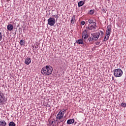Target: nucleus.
Segmentation results:
<instances>
[{
  "instance_id": "nucleus-1",
  "label": "nucleus",
  "mask_w": 126,
  "mask_h": 126,
  "mask_svg": "<svg viewBox=\"0 0 126 126\" xmlns=\"http://www.w3.org/2000/svg\"><path fill=\"white\" fill-rule=\"evenodd\" d=\"M52 72H53V67L49 65L43 67L41 70V73L43 75H51Z\"/></svg>"
},
{
  "instance_id": "nucleus-2",
  "label": "nucleus",
  "mask_w": 126,
  "mask_h": 126,
  "mask_svg": "<svg viewBox=\"0 0 126 126\" xmlns=\"http://www.w3.org/2000/svg\"><path fill=\"white\" fill-rule=\"evenodd\" d=\"M99 36H100V32L91 33V36H90L88 39L89 43H91L95 42V41H97L99 38Z\"/></svg>"
},
{
  "instance_id": "nucleus-3",
  "label": "nucleus",
  "mask_w": 126,
  "mask_h": 126,
  "mask_svg": "<svg viewBox=\"0 0 126 126\" xmlns=\"http://www.w3.org/2000/svg\"><path fill=\"white\" fill-rule=\"evenodd\" d=\"M65 112H66V110H61L57 114L56 119H57V120H60V122H63V118Z\"/></svg>"
},
{
  "instance_id": "nucleus-4",
  "label": "nucleus",
  "mask_w": 126,
  "mask_h": 126,
  "mask_svg": "<svg viewBox=\"0 0 126 126\" xmlns=\"http://www.w3.org/2000/svg\"><path fill=\"white\" fill-rule=\"evenodd\" d=\"M123 73V70L121 68L115 69L114 71V75L115 77H121Z\"/></svg>"
},
{
  "instance_id": "nucleus-5",
  "label": "nucleus",
  "mask_w": 126,
  "mask_h": 126,
  "mask_svg": "<svg viewBox=\"0 0 126 126\" xmlns=\"http://www.w3.org/2000/svg\"><path fill=\"white\" fill-rule=\"evenodd\" d=\"M97 24L94 23V25H89L88 27H86V28L88 31L91 30V31H95L96 30V27H97Z\"/></svg>"
},
{
  "instance_id": "nucleus-6",
  "label": "nucleus",
  "mask_w": 126,
  "mask_h": 126,
  "mask_svg": "<svg viewBox=\"0 0 126 126\" xmlns=\"http://www.w3.org/2000/svg\"><path fill=\"white\" fill-rule=\"evenodd\" d=\"M47 21L48 25H50V26H54V25L56 24V20L54 18H49Z\"/></svg>"
},
{
  "instance_id": "nucleus-7",
  "label": "nucleus",
  "mask_w": 126,
  "mask_h": 126,
  "mask_svg": "<svg viewBox=\"0 0 126 126\" xmlns=\"http://www.w3.org/2000/svg\"><path fill=\"white\" fill-rule=\"evenodd\" d=\"M88 31L86 29L82 33V38H83L84 40H85L86 38H88V33H87Z\"/></svg>"
},
{
  "instance_id": "nucleus-8",
  "label": "nucleus",
  "mask_w": 126,
  "mask_h": 126,
  "mask_svg": "<svg viewBox=\"0 0 126 126\" xmlns=\"http://www.w3.org/2000/svg\"><path fill=\"white\" fill-rule=\"evenodd\" d=\"M111 31H112V28H111V26H107V30L106 31V35L110 36V34H111Z\"/></svg>"
},
{
  "instance_id": "nucleus-9",
  "label": "nucleus",
  "mask_w": 126,
  "mask_h": 126,
  "mask_svg": "<svg viewBox=\"0 0 126 126\" xmlns=\"http://www.w3.org/2000/svg\"><path fill=\"white\" fill-rule=\"evenodd\" d=\"M25 63L27 64V65L30 64V63H31V58L27 57L25 60Z\"/></svg>"
},
{
  "instance_id": "nucleus-10",
  "label": "nucleus",
  "mask_w": 126,
  "mask_h": 126,
  "mask_svg": "<svg viewBox=\"0 0 126 126\" xmlns=\"http://www.w3.org/2000/svg\"><path fill=\"white\" fill-rule=\"evenodd\" d=\"M7 29L9 31H12V29H13V26L11 24H9L7 26Z\"/></svg>"
},
{
  "instance_id": "nucleus-11",
  "label": "nucleus",
  "mask_w": 126,
  "mask_h": 126,
  "mask_svg": "<svg viewBox=\"0 0 126 126\" xmlns=\"http://www.w3.org/2000/svg\"><path fill=\"white\" fill-rule=\"evenodd\" d=\"M74 123V119H69L67 121V124L68 125H71Z\"/></svg>"
},
{
  "instance_id": "nucleus-12",
  "label": "nucleus",
  "mask_w": 126,
  "mask_h": 126,
  "mask_svg": "<svg viewBox=\"0 0 126 126\" xmlns=\"http://www.w3.org/2000/svg\"><path fill=\"white\" fill-rule=\"evenodd\" d=\"M6 126V123L4 120L0 121V126Z\"/></svg>"
},
{
  "instance_id": "nucleus-13",
  "label": "nucleus",
  "mask_w": 126,
  "mask_h": 126,
  "mask_svg": "<svg viewBox=\"0 0 126 126\" xmlns=\"http://www.w3.org/2000/svg\"><path fill=\"white\" fill-rule=\"evenodd\" d=\"M83 4H84V1H80L78 3V6H79V7L82 6V5H83Z\"/></svg>"
},
{
  "instance_id": "nucleus-14",
  "label": "nucleus",
  "mask_w": 126,
  "mask_h": 126,
  "mask_svg": "<svg viewBox=\"0 0 126 126\" xmlns=\"http://www.w3.org/2000/svg\"><path fill=\"white\" fill-rule=\"evenodd\" d=\"M89 23H90L89 25H91V24L94 25V23H96V22H94V21L91 19H89Z\"/></svg>"
},
{
  "instance_id": "nucleus-15",
  "label": "nucleus",
  "mask_w": 126,
  "mask_h": 126,
  "mask_svg": "<svg viewBox=\"0 0 126 126\" xmlns=\"http://www.w3.org/2000/svg\"><path fill=\"white\" fill-rule=\"evenodd\" d=\"M19 44L21 45V46H25V41L22 39L19 42Z\"/></svg>"
},
{
  "instance_id": "nucleus-16",
  "label": "nucleus",
  "mask_w": 126,
  "mask_h": 126,
  "mask_svg": "<svg viewBox=\"0 0 126 126\" xmlns=\"http://www.w3.org/2000/svg\"><path fill=\"white\" fill-rule=\"evenodd\" d=\"M74 21H75V15H73L71 20V23L72 24H74Z\"/></svg>"
},
{
  "instance_id": "nucleus-17",
  "label": "nucleus",
  "mask_w": 126,
  "mask_h": 126,
  "mask_svg": "<svg viewBox=\"0 0 126 126\" xmlns=\"http://www.w3.org/2000/svg\"><path fill=\"white\" fill-rule=\"evenodd\" d=\"M77 44H80L81 45H83V40L82 39H79L77 41Z\"/></svg>"
},
{
  "instance_id": "nucleus-18",
  "label": "nucleus",
  "mask_w": 126,
  "mask_h": 126,
  "mask_svg": "<svg viewBox=\"0 0 126 126\" xmlns=\"http://www.w3.org/2000/svg\"><path fill=\"white\" fill-rule=\"evenodd\" d=\"M109 37H110V35H107L106 34L104 38V39H103L104 42H106V41H107L108 39H109Z\"/></svg>"
},
{
  "instance_id": "nucleus-19",
  "label": "nucleus",
  "mask_w": 126,
  "mask_h": 126,
  "mask_svg": "<svg viewBox=\"0 0 126 126\" xmlns=\"http://www.w3.org/2000/svg\"><path fill=\"white\" fill-rule=\"evenodd\" d=\"M9 126H15V123L13 122H10L9 123Z\"/></svg>"
},
{
  "instance_id": "nucleus-20",
  "label": "nucleus",
  "mask_w": 126,
  "mask_h": 126,
  "mask_svg": "<svg viewBox=\"0 0 126 126\" xmlns=\"http://www.w3.org/2000/svg\"><path fill=\"white\" fill-rule=\"evenodd\" d=\"M89 13L91 15L94 14V11L93 10H90V11L89 12Z\"/></svg>"
},
{
  "instance_id": "nucleus-21",
  "label": "nucleus",
  "mask_w": 126,
  "mask_h": 126,
  "mask_svg": "<svg viewBox=\"0 0 126 126\" xmlns=\"http://www.w3.org/2000/svg\"><path fill=\"white\" fill-rule=\"evenodd\" d=\"M121 106L122 107H124V108H126V103H125V102H123V103H121Z\"/></svg>"
},
{
  "instance_id": "nucleus-22",
  "label": "nucleus",
  "mask_w": 126,
  "mask_h": 126,
  "mask_svg": "<svg viewBox=\"0 0 126 126\" xmlns=\"http://www.w3.org/2000/svg\"><path fill=\"white\" fill-rule=\"evenodd\" d=\"M100 32L101 33V37H103L104 36V32H102L101 31H100Z\"/></svg>"
},
{
  "instance_id": "nucleus-23",
  "label": "nucleus",
  "mask_w": 126,
  "mask_h": 126,
  "mask_svg": "<svg viewBox=\"0 0 126 126\" xmlns=\"http://www.w3.org/2000/svg\"><path fill=\"white\" fill-rule=\"evenodd\" d=\"M2 39V35H1V32H0V41Z\"/></svg>"
},
{
  "instance_id": "nucleus-24",
  "label": "nucleus",
  "mask_w": 126,
  "mask_h": 126,
  "mask_svg": "<svg viewBox=\"0 0 126 126\" xmlns=\"http://www.w3.org/2000/svg\"><path fill=\"white\" fill-rule=\"evenodd\" d=\"M49 124H50V125H51V126H52V125H53V124H54V121H50V122H49Z\"/></svg>"
},
{
  "instance_id": "nucleus-25",
  "label": "nucleus",
  "mask_w": 126,
  "mask_h": 126,
  "mask_svg": "<svg viewBox=\"0 0 126 126\" xmlns=\"http://www.w3.org/2000/svg\"><path fill=\"white\" fill-rule=\"evenodd\" d=\"M81 25H84V24H85V22H84V21H82V22H81Z\"/></svg>"
},
{
  "instance_id": "nucleus-26",
  "label": "nucleus",
  "mask_w": 126,
  "mask_h": 126,
  "mask_svg": "<svg viewBox=\"0 0 126 126\" xmlns=\"http://www.w3.org/2000/svg\"><path fill=\"white\" fill-rule=\"evenodd\" d=\"M102 11H103V12H104V13H106V9L103 8L102 9Z\"/></svg>"
},
{
  "instance_id": "nucleus-27",
  "label": "nucleus",
  "mask_w": 126,
  "mask_h": 126,
  "mask_svg": "<svg viewBox=\"0 0 126 126\" xmlns=\"http://www.w3.org/2000/svg\"><path fill=\"white\" fill-rule=\"evenodd\" d=\"M99 44H100V42H97L96 43V45H99Z\"/></svg>"
},
{
  "instance_id": "nucleus-28",
  "label": "nucleus",
  "mask_w": 126,
  "mask_h": 126,
  "mask_svg": "<svg viewBox=\"0 0 126 126\" xmlns=\"http://www.w3.org/2000/svg\"><path fill=\"white\" fill-rule=\"evenodd\" d=\"M56 18H58V15H54V16Z\"/></svg>"
},
{
  "instance_id": "nucleus-29",
  "label": "nucleus",
  "mask_w": 126,
  "mask_h": 126,
  "mask_svg": "<svg viewBox=\"0 0 126 126\" xmlns=\"http://www.w3.org/2000/svg\"><path fill=\"white\" fill-rule=\"evenodd\" d=\"M112 80H115V79H114V76L112 77Z\"/></svg>"
},
{
  "instance_id": "nucleus-30",
  "label": "nucleus",
  "mask_w": 126,
  "mask_h": 126,
  "mask_svg": "<svg viewBox=\"0 0 126 126\" xmlns=\"http://www.w3.org/2000/svg\"><path fill=\"white\" fill-rule=\"evenodd\" d=\"M35 48L36 49H37V48H38V46H35Z\"/></svg>"
},
{
  "instance_id": "nucleus-31",
  "label": "nucleus",
  "mask_w": 126,
  "mask_h": 126,
  "mask_svg": "<svg viewBox=\"0 0 126 126\" xmlns=\"http://www.w3.org/2000/svg\"><path fill=\"white\" fill-rule=\"evenodd\" d=\"M8 1H9V0H7Z\"/></svg>"
}]
</instances>
